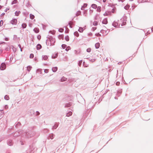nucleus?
I'll use <instances>...</instances> for the list:
<instances>
[{"label": "nucleus", "instance_id": "bb28decb", "mask_svg": "<svg viewBox=\"0 0 153 153\" xmlns=\"http://www.w3.org/2000/svg\"><path fill=\"white\" fill-rule=\"evenodd\" d=\"M3 23V22L2 20H1L0 22V26H2Z\"/></svg>", "mask_w": 153, "mask_h": 153}, {"label": "nucleus", "instance_id": "c756f323", "mask_svg": "<svg viewBox=\"0 0 153 153\" xmlns=\"http://www.w3.org/2000/svg\"><path fill=\"white\" fill-rule=\"evenodd\" d=\"M17 2V0H14L13 1V2H12V4H16V3Z\"/></svg>", "mask_w": 153, "mask_h": 153}, {"label": "nucleus", "instance_id": "f03ea898", "mask_svg": "<svg viewBox=\"0 0 153 153\" xmlns=\"http://www.w3.org/2000/svg\"><path fill=\"white\" fill-rule=\"evenodd\" d=\"M6 68V65L4 63H2L1 64L0 68L1 70H4Z\"/></svg>", "mask_w": 153, "mask_h": 153}, {"label": "nucleus", "instance_id": "49530a36", "mask_svg": "<svg viewBox=\"0 0 153 153\" xmlns=\"http://www.w3.org/2000/svg\"><path fill=\"white\" fill-rule=\"evenodd\" d=\"M79 13H80V12H79Z\"/></svg>", "mask_w": 153, "mask_h": 153}, {"label": "nucleus", "instance_id": "7c9ffc66", "mask_svg": "<svg viewBox=\"0 0 153 153\" xmlns=\"http://www.w3.org/2000/svg\"><path fill=\"white\" fill-rule=\"evenodd\" d=\"M44 72L45 73H48V70L47 69H45L44 70Z\"/></svg>", "mask_w": 153, "mask_h": 153}, {"label": "nucleus", "instance_id": "c9c22d12", "mask_svg": "<svg viewBox=\"0 0 153 153\" xmlns=\"http://www.w3.org/2000/svg\"><path fill=\"white\" fill-rule=\"evenodd\" d=\"M5 41H8L9 40V38H6L5 39Z\"/></svg>", "mask_w": 153, "mask_h": 153}, {"label": "nucleus", "instance_id": "72a5a7b5", "mask_svg": "<svg viewBox=\"0 0 153 153\" xmlns=\"http://www.w3.org/2000/svg\"><path fill=\"white\" fill-rule=\"evenodd\" d=\"M59 39H63V35L59 36Z\"/></svg>", "mask_w": 153, "mask_h": 153}, {"label": "nucleus", "instance_id": "1a4fd4ad", "mask_svg": "<svg viewBox=\"0 0 153 153\" xmlns=\"http://www.w3.org/2000/svg\"><path fill=\"white\" fill-rule=\"evenodd\" d=\"M91 6L93 8H94L95 9L97 8V5L95 4H92L91 5Z\"/></svg>", "mask_w": 153, "mask_h": 153}, {"label": "nucleus", "instance_id": "aec40b11", "mask_svg": "<svg viewBox=\"0 0 153 153\" xmlns=\"http://www.w3.org/2000/svg\"><path fill=\"white\" fill-rule=\"evenodd\" d=\"M32 68V67L30 66H27V70L28 71H29Z\"/></svg>", "mask_w": 153, "mask_h": 153}, {"label": "nucleus", "instance_id": "2eb2a0df", "mask_svg": "<svg viewBox=\"0 0 153 153\" xmlns=\"http://www.w3.org/2000/svg\"><path fill=\"white\" fill-rule=\"evenodd\" d=\"M30 18L31 19H33L35 17L34 15L31 14H30Z\"/></svg>", "mask_w": 153, "mask_h": 153}, {"label": "nucleus", "instance_id": "f8f14e48", "mask_svg": "<svg viewBox=\"0 0 153 153\" xmlns=\"http://www.w3.org/2000/svg\"><path fill=\"white\" fill-rule=\"evenodd\" d=\"M97 12H100L101 11V7L100 6H98L97 7Z\"/></svg>", "mask_w": 153, "mask_h": 153}, {"label": "nucleus", "instance_id": "a211bd4d", "mask_svg": "<svg viewBox=\"0 0 153 153\" xmlns=\"http://www.w3.org/2000/svg\"><path fill=\"white\" fill-rule=\"evenodd\" d=\"M91 48H88L86 50L88 52H89V53L91 52Z\"/></svg>", "mask_w": 153, "mask_h": 153}, {"label": "nucleus", "instance_id": "9d476101", "mask_svg": "<svg viewBox=\"0 0 153 153\" xmlns=\"http://www.w3.org/2000/svg\"><path fill=\"white\" fill-rule=\"evenodd\" d=\"M33 30L35 33H39V29L37 28H34Z\"/></svg>", "mask_w": 153, "mask_h": 153}, {"label": "nucleus", "instance_id": "b1692460", "mask_svg": "<svg viewBox=\"0 0 153 153\" xmlns=\"http://www.w3.org/2000/svg\"><path fill=\"white\" fill-rule=\"evenodd\" d=\"M70 49H71L70 47L69 46H68L67 47H66V48L65 49V50L67 51H69V50H70Z\"/></svg>", "mask_w": 153, "mask_h": 153}, {"label": "nucleus", "instance_id": "c85d7f7f", "mask_svg": "<svg viewBox=\"0 0 153 153\" xmlns=\"http://www.w3.org/2000/svg\"><path fill=\"white\" fill-rule=\"evenodd\" d=\"M116 10V9L115 8H113V9L112 10H111V12L112 13H115V10Z\"/></svg>", "mask_w": 153, "mask_h": 153}, {"label": "nucleus", "instance_id": "6ab92c4d", "mask_svg": "<svg viewBox=\"0 0 153 153\" xmlns=\"http://www.w3.org/2000/svg\"><path fill=\"white\" fill-rule=\"evenodd\" d=\"M74 35L77 37H78L79 36V33L77 32H74Z\"/></svg>", "mask_w": 153, "mask_h": 153}, {"label": "nucleus", "instance_id": "79ce46f5", "mask_svg": "<svg viewBox=\"0 0 153 153\" xmlns=\"http://www.w3.org/2000/svg\"><path fill=\"white\" fill-rule=\"evenodd\" d=\"M1 7H2L1 5H0V9L1 8Z\"/></svg>", "mask_w": 153, "mask_h": 153}, {"label": "nucleus", "instance_id": "393cba45", "mask_svg": "<svg viewBox=\"0 0 153 153\" xmlns=\"http://www.w3.org/2000/svg\"><path fill=\"white\" fill-rule=\"evenodd\" d=\"M59 31L60 32H62L64 31V29L63 28H60L59 29Z\"/></svg>", "mask_w": 153, "mask_h": 153}, {"label": "nucleus", "instance_id": "39448f33", "mask_svg": "<svg viewBox=\"0 0 153 153\" xmlns=\"http://www.w3.org/2000/svg\"><path fill=\"white\" fill-rule=\"evenodd\" d=\"M100 43H97L95 44V47L96 48L98 49V48L100 46Z\"/></svg>", "mask_w": 153, "mask_h": 153}, {"label": "nucleus", "instance_id": "4468645a", "mask_svg": "<svg viewBox=\"0 0 153 153\" xmlns=\"http://www.w3.org/2000/svg\"><path fill=\"white\" fill-rule=\"evenodd\" d=\"M20 13V11H16L15 12V14L16 16H19V14Z\"/></svg>", "mask_w": 153, "mask_h": 153}, {"label": "nucleus", "instance_id": "6e6552de", "mask_svg": "<svg viewBox=\"0 0 153 153\" xmlns=\"http://www.w3.org/2000/svg\"><path fill=\"white\" fill-rule=\"evenodd\" d=\"M42 48V46L40 44H38L36 46V48L37 50L40 49Z\"/></svg>", "mask_w": 153, "mask_h": 153}, {"label": "nucleus", "instance_id": "ddd939ff", "mask_svg": "<svg viewBox=\"0 0 153 153\" xmlns=\"http://www.w3.org/2000/svg\"><path fill=\"white\" fill-rule=\"evenodd\" d=\"M65 39L67 41H69V37L68 36H66L65 37Z\"/></svg>", "mask_w": 153, "mask_h": 153}, {"label": "nucleus", "instance_id": "5701e85b", "mask_svg": "<svg viewBox=\"0 0 153 153\" xmlns=\"http://www.w3.org/2000/svg\"><path fill=\"white\" fill-rule=\"evenodd\" d=\"M48 58V57L47 56H45L43 57V59L44 60H46Z\"/></svg>", "mask_w": 153, "mask_h": 153}, {"label": "nucleus", "instance_id": "37998d69", "mask_svg": "<svg viewBox=\"0 0 153 153\" xmlns=\"http://www.w3.org/2000/svg\"><path fill=\"white\" fill-rule=\"evenodd\" d=\"M126 7L127 8H129V7L128 6H126Z\"/></svg>", "mask_w": 153, "mask_h": 153}, {"label": "nucleus", "instance_id": "412c9836", "mask_svg": "<svg viewBox=\"0 0 153 153\" xmlns=\"http://www.w3.org/2000/svg\"><path fill=\"white\" fill-rule=\"evenodd\" d=\"M98 25V22L97 21H94L93 22V25L94 26H96Z\"/></svg>", "mask_w": 153, "mask_h": 153}, {"label": "nucleus", "instance_id": "f704fd0d", "mask_svg": "<svg viewBox=\"0 0 153 153\" xmlns=\"http://www.w3.org/2000/svg\"><path fill=\"white\" fill-rule=\"evenodd\" d=\"M52 41L53 42V43H52V45H54V43L55 42V39H51V42Z\"/></svg>", "mask_w": 153, "mask_h": 153}, {"label": "nucleus", "instance_id": "f257e3e1", "mask_svg": "<svg viewBox=\"0 0 153 153\" xmlns=\"http://www.w3.org/2000/svg\"><path fill=\"white\" fill-rule=\"evenodd\" d=\"M10 23L13 25H16L17 24V20L16 19H13L10 21Z\"/></svg>", "mask_w": 153, "mask_h": 153}, {"label": "nucleus", "instance_id": "20e7f679", "mask_svg": "<svg viewBox=\"0 0 153 153\" xmlns=\"http://www.w3.org/2000/svg\"><path fill=\"white\" fill-rule=\"evenodd\" d=\"M67 78L64 77V76H63L62 77L61 79V82H64V81H66L67 80Z\"/></svg>", "mask_w": 153, "mask_h": 153}, {"label": "nucleus", "instance_id": "cd10ccee", "mask_svg": "<svg viewBox=\"0 0 153 153\" xmlns=\"http://www.w3.org/2000/svg\"><path fill=\"white\" fill-rule=\"evenodd\" d=\"M34 57V55L33 54H31L30 56V58H33Z\"/></svg>", "mask_w": 153, "mask_h": 153}, {"label": "nucleus", "instance_id": "a19ab883", "mask_svg": "<svg viewBox=\"0 0 153 153\" xmlns=\"http://www.w3.org/2000/svg\"><path fill=\"white\" fill-rule=\"evenodd\" d=\"M72 114V113L71 112H70L69 113V114L70 115H71Z\"/></svg>", "mask_w": 153, "mask_h": 153}, {"label": "nucleus", "instance_id": "58836bf2", "mask_svg": "<svg viewBox=\"0 0 153 153\" xmlns=\"http://www.w3.org/2000/svg\"><path fill=\"white\" fill-rule=\"evenodd\" d=\"M105 31L104 30H101V32H102V33H103L104 32V31Z\"/></svg>", "mask_w": 153, "mask_h": 153}, {"label": "nucleus", "instance_id": "ea45409f", "mask_svg": "<svg viewBox=\"0 0 153 153\" xmlns=\"http://www.w3.org/2000/svg\"><path fill=\"white\" fill-rule=\"evenodd\" d=\"M106 0H103V2H106Z\"/></svg>", "mask_w": 153, "mask_h": 153}, {"label": "nucleus", "instance_id": "4be33fe9", "mask_svg": "<svg viewBox=\"0 0 153 153\" xmlns=\"http://www.w3.org/2000/svg\"><path fill=\"white\" fill-rule=\"evenodd\" d=\"M4 99L7 100H8L9 99V97L8 96L6 95L4 97Z\"/></svg>", "mask_w": 153, "mask_h": 153}, {"label": "nucleus", "instance_id": "473e14b6", "mask_svg": "<svg viewBox=\"0 0 153 153\" xmlns=\"http://www.w3.org/2000/svg\"><path fill=\"white\" fill-rule=\"evenodd\" d=\"M95 60L96 59H90V60L92 62H94L95 61Z\"/></svg>", "mask_w": 153, "mask_h": 153}, {"label": "nucleus", "instance_id": "c03bdc74", "mask_svg": "<svg viewBox=\"0 0 153 153\" xmlns=\"http://www.w3.org/2000/svg\"><path fill=\"white\" fill-rule=\"evenodd\" d=\"M30 27H31L32 26H31V25H30Z\"/></svg>", "mask_w": 153, "mask_h": 153}, {"label": "nucleus", "instance_id": "f3484780", "mask_svg": "<svg viewBox=\"0 0 153 153\" xmlns=\"http://www.w3.org/2000/svg\"><path fill=\"white\" fill-rule=\"evenodd\" d=\"M83 30V28L82 27H80L78 30L80 32H82Z\"/></svg>", "mask_w": 153, "mask_h": 153}, {"label": "nucleus", "instance_id": "a18cd8bd", "mask_svg": "<svg viewBox=\"0 0 153 153\" xmlns=\"http://www.w3.org/2000/svg\"><path fill=\"white\" fill-rule=\"evenodd\" d=\"M51 139H53V137H52V138L51 137Z\"/></svg>", "mask_w": 153, "mask_h": 153}, {"label": "nucleus", "instance_id": "423d86ee", "mask_svg": "<svg viewBox=\"0 0 153 153\" xmlns=\"http://www.w3.org/2000/svg\"><path fill=\"white\" fill-rule=\"evenodd\" d=\"M102 23L103 24H107L108 23V21H107V19H104L102 22Z\"/></svg>", "mask_w": 153, "mask_h": 153}, {"label": "nucleus", "instance_id": "4c0bfd02", "mask_svg": "<svg viewBox=\"0 0 153 153\" xmlns=\"http://www.w3.org/2000/svg\"><path fill=\"white\" fill-rule=\"evenodd\" d=\"M120 84V83L119 82H117L116 83V85H119V84Z\"/></svg>", "mask_w": 153, "mask_h": 153}, {"label": "nucleus", "instance_id": "0eeeda50", "mask_svg": "<svg viewBox=\"0 0 153 153\" xmlns=\"http://www.w3.org/2000/svg\"><path fill=\"white\" fill-rule=\"evenodd\" d=\"M87 5L88 4H84L83 5L82 7L81 8V10H84V8L87 7Z\"/></svg>", "mask_w": 153, "mask_h": 153}, {"label": "nucleus", "instance_id": "9b49d317", "mask_svg": "<svg viewBox=\"0 0 153 153\" xmlns=\"http://www.w3.org/2000/svg\"><path fill=\"white\" fill-rule=\"evenodd\" d=\"M57 70V67H54L52 68V70L54 72H56Z\"/></svg>", "mask_w": 153, "mask_h": 153}, {"label": "nucleus", "instance_id": "7ed1b4c3", "mask_svg": "<svg viewBox=\"0 0 153 153\" xmlns=\"http://www.w3.org/2000/svg\"><path fill=\"white\" fill-rule=\"evenodd\" d=\"M103 15L104 16H108L109 15H111V13L110 12H105L104 14Z\"/></svg>", "mask_w": 153, "mask_h": 153}, {"label": "nucleus", "instance_id": "a878e982", "mask_svg": "<svg viewBox=\"0 0 153 153\" xmlns=\"http://www.w3.org/2000/svg\"><path fill=\"white\" fill-rule=\"evenodd\" d=\"M62 47L63 49H64L66 47V45L65 44H63L62 45Z\"/></svg>", "mask_w": 153, "mask_h": 153}, {"label": "nucleus", "instance_id": "e433bc0d", "mask_svg": "<svg viewBox=\"0 0 153 153\" xmlns=\"http://www.w3.org/2000/svg\"><path fill=\"white\" fill-rule=\"evenodd\" d=\"M90 11L91 13H92L93 12V10H90Z\"/></svg>", "mask_w": 153, "mask_h": 153}, {"label": "nucleus", "instance_id": "dca6fc26", "mask_svg": "<svg viewBox=\"0 0 153 153\" xmlns=\"http://www.w3.org/2000/svg\"><path fill=\"white\" fill-rule=\"evenodd\" d=\"M22 26L23 28H25L27 26V25L25 23H23L22 25Z\"/></svg>", "mask_w": 153, "mask_h": 153}, {"label": "nucleus", "instance_id": "2f4dec72", "mask_svg": "<svg viewBox=\"0 0 153 153\" xmlns=\"http://www.w3.org/2000/svg\"><path fill=\"white\" fill-rule=\"evenodd\" d=\"M41 38V36L40 35H39L37 36V39L39 40H40Z\"/></svg>", "mask_w": 153, "mask_h": 153}]
</instances>
